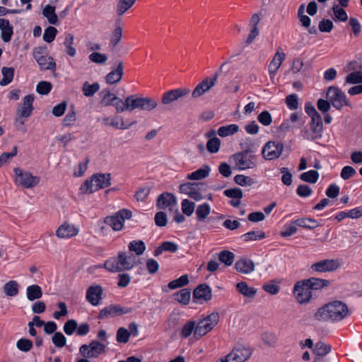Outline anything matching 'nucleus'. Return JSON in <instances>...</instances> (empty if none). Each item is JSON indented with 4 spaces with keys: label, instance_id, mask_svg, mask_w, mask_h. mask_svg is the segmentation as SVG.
<instances>
[{
    "label": "nucleus",
    "instance_id": "nucleus-5",
    "mask_svg": "<svg viewBox=\"0 0 362 362\" xmlns=\"http://www.w3.org/2000/svg\"><path fill=\"white\" fill-rule=\"evenodd\" d=\"M252 153L250 148H247L240 152H238L231 156L235 166L240 170L252 169L257 166L255 155H248Z\"/></svg>",
    "mask_w": 362,
    "mask_h": 362
},
{
    "label": "nucleus",
    "instance_id": "nucleus-62",
    "mask_svg": "<svg viewBox=\"0 0 362 362\" xmlns=\"http://www.w3.org/2000/svg\"><path fill=\"white\" fill-rule=\"evenodd\" d=\"M33 346V341L25 338L20 339L16 343L17 348L24 352L29 351L32 349Z\"/></svg>",
    "mask_w": 362,
    "mask_h": 362
},
{
    "label": "nucleus",
    "instance_id": "nucleus-59",
    "mask_svg": "<svg viewBox=\"0 0 362 362\" xmlns=\"http://www.w3.org/2000/svg\"><path fill=\"white\" fill-rule=\"evenodd\" d=\"M52 343L55 346L62 348L66 345V339L60 332H55L52 337Z\"/></svg>",
    "mask_w": 362,
    "mask_h": 362
},
{
    "label": "nucleus",
    "instance_id": "nucleus-14",
    "mask_svg": "<svg viewBox=\"0 0 362 362\" xmlns=\"http://www.w3.org/2000/svg\"><path fill=\"white\" fill-rule=\"evenodd\" d=\"M203 185L202 182H187L180 185L179 188L181 193L187 194L195 201H199L203 198L201 194Z\"/></svg>",
    "mask_w": 362,
    "mask_h": 362
},
{
    "label": "nucleus",
    "instance_id": "nucleus-32",
    "mask_svg": "<svg viewBox=\"0 0 362 362\" xmlns=\"http://www.w3.org/2000/svg\"><path fill=\"white\" fill-rule=\"evenodd\" d=\"M235 287L240 293L249 298H254L257 293V289L254 287H250L245 281L238 283Z\"/></svg>",
    "mask_w": 362,
    "mask_h": 362
},
{
    "label": "nucleus",
    "instance_id": "nucleus-22",
    "mask_svg": "<svg viewBox=\"0 0 362 362\" xmlns=\"http://www.w3.org/2000/svg\"><path fill=\"white\" fill-rule=\"evenodd\" d=\"M103 292V288L100 285L89 286L86 291L87 301L92 305H98L102 300Z\"/></svg>",
    "mask_w": 362,
    "mask_h": 362
},
{
    "label": "nucleus",
    "instance_id": "nucleus-17",
    "mask_svg": "<svg viewBox=\"0 0 362 362\" xmlns=\"http://www.w3.org/2000/svg\"><path fill=\"white\" fill-rule=\"evenodd\" d=\"M340 266L338 259H323L313 264L310 269L316 272H327L337 270Z\"/></svg>",
    "mask_w": 362,
    "mask_h": 362
},
{
    "label": "nucleus",
    "instance_id": "nucleus-28",
    "mask_svg": "<svg viewBox=\"0 0 362 362\" xmlns=\"http://www.w3.org/2000/svg\"><path fill=\"white\" fill-rule=\"evenodd\" d=\"M236 270L243 274H250L255 269V264L252 260L247 258H241L235 262Z\"/></svg>",
    "mask_w": 362,
    "mask_h": 362
},
{
    "label": "nucleus",
    "instance_id": "nucleus-64",
    "mask_svg": "<svg viewBox=\"0 0 362 362\" xmlns=\"http://www.w3.org/2000/svg\"><path fill=\"white\" fill-rule=\"evenodd\" d=\"M346 82L350 84H358L362 83V74L360 71H354L346 77Z\"/></svg>",
    "mask_w": 362,
    "mask_h": 362
},
{
    "label": "nucleus",
    "instance_id": "nucleus-53",
    "mask_svg": "<svg viewBox=\"0 0 362 362\" xmlns=\"http://www.w3.org/2000/svg\"><path fill=\"white\" fill-rule=\"evenodd\" d=\"M98 190L93 178L86 180L81 186L80 191L82 194H91Z\"/></svg>",
    "mask_w": 362,
    "mask_h": 362
},
{
    "label": "nucleus",
    "instance_id": "nucleus-38",
    "mask_svg": "<svg viewBox=\"0 0 362 362\" xmlns=\"http://www.w3.org/2000/svg\"><path fill=\"white\" fill-rule=\"evenodd\" d=\"M294 223L299 227H303L308 229H314L320 226L316 220L310 218H298L295 220Z\"/></svg>",
    "mask_w": 362,
    "mask_h": 362
},
{
    "label": "nucleus",
    "instance_id": "nucleus-41",
    "mask_svg": "<svg viewBox=\"0 0 362 362\" xmlns=\"http://www.w3.org/2000/svg\"><path fill=\"white\" fill-rule=\"evenodd\" d=\"M266 237L265 233L262 230H252L242 235L244 241H257L264 239Z\"/></svg>",
    "mask_w": 362,
    "mask_h": 362
},
{
    "label": "nucleus",
    "instance_id": "nucleus-63",
    "mask_svg": "<svg viewBox=\"0 0 362 362\" xmlns=\"http://www.w3.org/2000/svg\"><path fill=\"white\" fill-rule=\"evenodd\" d=\"M52 84L48 81H40L36 87V91L40 95H47L52 90Z\"/></svg>",
    "mask_w": 362,
    "mask_h": 362
},
{
    "label": "nucleus",
    "instance_id": "nucleus-2",
    "mask_svg": "<svg viewBox=\"0 0 362 362\" xmlns=\"http://www.w3.org/2000/svg\"><path fill=\"white\" fill-rule=\"evenodd\" d=\"M240 53L235 54V55H231L228 59H227L224 63H223L221 66L219 67V69L216 71L211 78L206 77L202 81L199 83L195 88L193 90L192 93V96L194 98H197L202 95H203L205 93H206L208 90H209L217 82V79L219 75V73H221L223 71V66L230 63V59L235 56L239 55Z\"/></svg>",
    "mask_w": 362,
    "mask_h": 362
},
{
    "label": "nucleus",
    "instance_id": "nucleus-51",
    "mask_svg": "<svg viewBox=\"0 0 362 362\" xmlns=\"http://www.w3.org/2000/svg\"><path fill=\"white\" fill-rule=\"evenodd\" d=\"M134 123V122H132L129 124H126L124 122V119L122 117L115 116L111 119L110 124V127H113L115 129L124 130L129 129Z\"/></svg>",
    "mask_w": 362,
    "mask_h": 362
},
{
    "label": "nucleus",
    "instance_id": "nucleus-6",
    "mask_svg": "<svg viewBox=\"0 0 362 362\" xmlns=\"http://www.w3.org/2000/svg\"><path fill=\"white\" fill-rule=\"evenodd\" d=\"M132 216V212L127 209H122L114 214L112 216H107L104 222L110 226L114 230H121L124 226V222L126 219H130Z\"/></svg>",
    "mask_w": 362,
    "mask_h": 362
},
{
    "label": "nucleus",
    "instance_id": "nucleus-35",
    "mask_svg": "<svg viewBox=\"0 0 362 362\" xmlns=\"http://www.w3.org/2000/svg\"><path fill=\"white\" fill-rule=\"evenodd\" d=\"M175 299L180 304L187 305L191 298V291L189 288H182L174 293Z\"/></svg>",
    "mask_w": 362,
    "mask_h": 362
},
{
    "label": "nucleus",
    "instance_id": "nucleus-61",
    "mask_svg": "<svg viewBox=\"0 0 362 362\" xmlns=\"http://www.w3.org/2000/svg\"><path fill=\"white\" fill-rule=\"evenodd\" d=\"M88 58L92 62L98 64H103L107 60V56L106 54L97 52L91 53Z\"/></svg>",
    "mask_w": 362,
    "mask_h": 362
},
{
    "label": "nucleus",
    "instance_id": "nucleus-20",
    "mask_svg": "<svg viewBox=\"0 0 362 362\" xmlns=\"http://www.w3.org/2000/svg\"><path fill=\"white\" fill-rule=\"evenodd\" d=\"M310 126L313 132L312 136L309 137L308 136L304 135V138L311 141L321 138L323 131V124L322 117L320 114L311 117Z\"/></svg>",
    "mask_w": 362,
    "mask_h": 362
},
{
    "label": "nucleus",
    "instance_id": "nucleus-25",
    "mask_svg": "<svg viewBox=\"0 0 362 362\" xmlns=\"http://www.w3.org/2000/svg\"><path fill=\"white\" fill-rule=\"evenodd\" d=\"M124 74V64L122 61L117 62V67L111 71L105 76L106 83L108 84H115L119 83Z\"/></svg>",
    "mask_w": 362,
    "mask_h": 362
},
{
    "label": "nucleus",
    "instance_id": "nucleus-13",
    "mask_svg": "<svg viewBox=\"0 0 362 362\" xmlns=\"http://www.w3.org/2000/svg\"><path fill=\"white\" fill-rule=\"evenodd\" d=\"M293 293L298 302L300 304L308 303L312 298V291L304 281L296 283Z\"/></svg>",
    "mask_w": 362,
    "mask_h": 362
},
{
    "label": "nucleus",
    "instance_id": "nucleus-7",
    "mask_svg": "<svg viewBox=\"0 0 362 362\" xmlns=\"http://www.w3.org/2000/svg\"><path fill=\"white\" fill-rule=\"evenodd\" d=\"M327 98L337 110H341L344 105H350L346 94L341 89L335 86L328 88Z\"/></svg>",
    "mask_w": 362,
    "mask_h": 362
},
{
    "label": "nucleus",
    "instance_id": "nucleus-29",
    "mask_svg": "<svg viewBox=\"0 0 362 362\" xmlns=\"http://www.w3.org/2000/svg\"><path fill=\"white\" fill-rule=\"evenodd\" d=\"M285 57L284 53H280L279 51L275 54L268 67L271 77H272L280 68L283 61L285 59Z\"/></svg>",
    "mask_w": 362,
    "mask_h": 362
},
{
    "label": "nucleus",
    "instance_id": "nucleus-47",
    "mask_svg": "<svg viewBox=\"0 0 362 362\" xmlns=\"http://www.w3.org/2000/svg\"><path fill=\"white\" fill-rule=\"evenodd\" d=\"M319 178V173L317 171L310 170L300 175V179L305 182L315 184Z\"/></svg>",
    "mask_w": 362,
    "mask_h": 362
},
{
    "label": "nucleus",
    "instance_id": "nucleus-23",
    "mask_svg": "<svg viewBox=\"0 0 362 362\" xmlns=\"http://www.w3.org/2000/svg\"><path fill=\"white\" fill-rule=\"evenodd\" d=\"M212 298L211 289L206 284H201L193 291L194 301L200 300L207 302Z\"/></svg>",
    "mask_w": 362,
    "mask_h": 362
},
{
    "label": "nucleus",
    "instance_id": "nucleus-3",
    "mask_svg": "<svg viewBox=\"0 0 362 362\" xmlns=\"http://www.w3.org/2000/svg\"><path fill=\"white\" fill-rule=\"evenodd\" d=\"M135 264V257L132 255H127L120 252L117 258L114 262L107 261L105 263V267L110 272H116L132 269Z\"/></svg>",
    "mask_w": 362,
    "mask_h": 362
},
{
    "label": "nucleus",
    "instance_id": "nucleus-54",
    "mask_svg": "<svg viewBox=\"0 0 362 362\" xmlns=\"http://www.w3.org/2000/svg\"><path fill=\"white\" fill-rule=\"evenodd\" d=\"M234 182L242 187L252 186L255 184V180L248 176L244 175H237L234 177Z\"/></svg>",
    "mask_w": 362,
    "mask_h": 362
},
{
    "label": "nucleus",
    "instance_id": "nucleus-8",
    "mask_svg": "<svg viewBox=\"0 0 362 362\" xmlns=\"http://www.w3.org/2000/svg\"><path fill=\"white\" fill-rule=\"evenodd\" d=\"M105 345L98 340H93L89 344H83L79 348L80 354L84 358H97L105 352Z\"/></svg>",
    "mask_w": 362,
    "mask_h": 362
},
{
    "label": "nucleus",
    "instance_id": "nucleus-60",
    "mask_svg": "<svg viewBox=\"0 0 362 362\" xmlns=\"http://www.w3.org/2000/svg\"><path fill=\"white\" fill-rule=\"evenodd\" d=\"M57 33V30L52 26H49L45 30L43 34V40L47 42L50 43L54 41L55 39L56 35Z\"/></svg>",
    "mask_w": 362,
    "mask_h": 362
},
{
    "label": "nucleus",
    "instance_id": "nucleus-10",
    "mask_svg": "<svg viewBox=\"0 0 362 362\" xmlns=\"http://www.w3.org/2000/svg\"><path fill=\"white\" fill-rule=\"evenodd\" d=\"M283 150L284 144L282 142L269 141L263 146L262 154L264 159L272 160L279 158Z\"/></svg>",
    "mask_w": 362,
    "mask_h": 362
},
{
    "label": "nucleus",
    "instance_id": "nucleus-31",
    "mask_svg": "<svg viewBox=\"0 0 362 362\" xmlns=\"http://www.w3.org/2000/svg\"><path fill=\"white\" fill-rule=\"evenodd\" d=\"M42 294L41 287L37 284L28 286L26 288V297L30 301H34L41 298Z\"/></svg>",
    "mask_w": 362,
    "mask_h": 362
},
{
    "label": "nucleus",
    "instance_id": "nucleus-27",
    "mask_svg": "<svg viewBox=\"0 0 362 362\" xmlns=\"http://www.w3.org/2000/svg\"><path fill=\"white\" fill-rule=\"evenodd\" d=\"M93 180L98 189L109 187L111 185L110 173H97L92 175Z\"/></svg>",
    "mask_w": 362,
    "mask_h": 362
},
{
    "label": "nucleus",
    "instance_id": "nucleus-26",
    "mask_svg": "<svg viewBox=\"0 0 362 362\" xmlns=\"http://www.w3.org/2000/svg\"><path fill=\"white\" fill-rule=\"evenodd\" d=\"M0 30L1 40L5 42L11 41L13 34V28L10 25L8 20L0 18Z\"/></svg>",
    "mask_w": 362,
    "mask_h": 362
},
{
    "label": "nucleus",
    "instance_id": "nucleus-43",
    "mask_svg": "<svg viewBox=\"0 0 362 362\" xmlns=\"http://www.w3.org/2000/svg\"><path fill=\"white\" fill-rule=\"evenodd\" d=\"M100 89V85L95 82L93 84H90L88 81H86L82 86V92L86 97H92L97 93Z\"/></svg>",
    "mask_w": 362,
    "mask_h": 362
},
{
    "label": "nucleus",
    "instance_id": "nucleus-36",
    "mask_svg": "<svg viewBox=\"0 0 362 362\" xmlns=\"http://www.w3.org/2000/svg\"><path fill=\"white\" fill-rule=\"evenodd\" d=\"M43 16L47 18L48 22L52 25H57L58 18L55 13V7L51 5H46L42 11Z\"/></svg>",
    "mask_w": 362,
    "mask_h": 362
},
{
    "label": "nucleus",
    "instance_id": "nucleus-11",
    "mask_svg": "<svg viewBox=\"0 0 362 362\" xmlns=\"http://www.w3.org/2000/svg\"><path fill=\"white\" fill-rule=\"evenodd\" d=\"M132 96V109H139L143 111H151L158 106V101L149 97H138L136 95H131Z\"/></svg>",
    "mask_w": 362,
    "mask_h": 362
},
{
    "label": "nucleus",
    "instance_id": "nucleus-42",
    "mask_svg": "<svg viewBox=\"0 0 362 362\" xmlns=\"http://www.w3.org/2000/svg\"><path fill=\"white\" fill-rule=\"evenodd\" d=\"M313 351L315 356H325L331 351V346L320 341L315 344Z\"/></svg>",
    "mask_w": 362,
    "mask_h": 362
},
{
    "label": "nucleus",
    "instance_id": "nucleus-1",
    "mask_svg": "<svg viewBox=\"0 0 362 362\" xmlns=\"http://www.w3.org/2000/svg\"><path fill=\"white\" fill-rule=\"evenodd\" d=\"M351 315L347 305L340 300H334L320 307L315 318L320 322H339Z\"/></svg>",
    "mask_w": 362,
    "mask_h": 362
},
{
    "label": "nucleus",
    "instance_id": "nucleus-16",
    "mask_svg": "<svg viewBox=\"0 0 362 362\" xmlns=\"http://www.w3.org/2000/svg\"><path fill=\"white\" fill-rule=\"evenodd\" d=\"M35 100L34 95H28L23 99V102L20 103L16 110V116L29 117L33 111V102Z\"/></svg>",
    "mask_w": 362,
    "mask_h": 362
},
{
    "label": "nucleus",
    "instance_id": "nucleus-57",
    "mask_svg": "<svg viewBox=\"0 0 362 362\" xmlns=\"http://www.w3.org/2000/svg\"><path fill=\"white\" fill-rule=\"evenodd\" d=\"M130 337V332L124 327H119L117 329L116 339L119 343H127Z\"/></svg>",
    "mask_w": 362,
    "mask_h": 362
},
{
    "label": "nucleus",
    "instance_id": "nucleus-19",
    "mask_svg": "<svg viewBox=\"0 0 362 362\" xmlns=\"http://www.w3.org/2000/svg\"><path fill=\"white\" fill-rule=\"evenodd\" d=\"M132 312V308L121 307L117 305H110L103 308L98 315L99 319L107 318L126 314Z\"/></svg>",
    "mask_w": 362,
    "mask_h": 362
},
{
    "label": "nucleus",
    "instance_id": "nucleus-34",
    "mask_svg": "<svg viewBox=\"0 0 362 362\" xmlns=\"http://www.w3.org/2000/svg\"><path fill=\"white\" fill-rule=\"evenodd\" d=\"M213 329L210 327V325L206 320L203 318L202 320H199V322L197 324L195 332H194V337L196 339H199L205 334H206L208 332L211 331Z\"/></svg>",
    "mask_w": 362,
    "mask_h": 362
},
{
    "label": "nucleus",
    "instance_id": "nucleus-45",
    "mask_svg": "<svg viewBox=\"0 0 362 362\" xmlns=\"http://www.w3.org/2000/svg\"><path fill=\"white\" fill-rule=\"evenodd\" d=\"M136 0H119L117 4V14L122 16L136 2Z\"/></svg>",
    "mask_w": 362,
    "mask_h": 362
},
{
    "label": "nucleus",
    "instance_id": "nucleus-18",
    "mask_svg": "<svg viewBox=\"0 0 362 362\" xmlns=\"http://www.w3.org/2000/svg\"><path fill=\"white\" fill-rule=\"evenodd\" d=\"M33 57L37 61L41 69L43 70H55L56 63L53 58L48 56L42 55V48L39 47L34 50Z\"/></svg>",
    "mask_w": 362,
    "mask_h": 362
},
{
    "label": "nucleus",
    "instance_id": "nucleus-4",
    "mask_svg": "<svg viewBox=\"0 0 362 362\" xmlns=\"http://www.w3.org/2000/svg\"><path fill=\"white\" fill-rule=\"evenodd\" d=\"M100 94H103V98L101 102L104 103L106 106L112 105L115 107L116 112H122L125 110H128L132 112V96H128L124 101L115 95L113 93H111L110 90H104L101 92Z\"/></svg>",
    "mask_w": 362,
    "mask_h": 362
},
{
    "label": "nucleus",
    "instance_id": "nucleus-21",
    "mask_svg": "<svg viewBox=\"0 0 362 362\" xmlns=\"http://www.w3.org/2000/svg\"><path fill=\"white\" fill-rule=\"evenodd\" d=\"M176 205V197L171 193L164 192L160 194L157 199L156 206L158 209H165L168 207L170 211H173Z\"/></svg>",
    "mask_w": 362,
    "mask_h": 362
},
{
    "label": "nucleus",
    "instance_id": "nucleus-12",
    "mask_svg": "<svg viewBox=\"0 0 362 362\" xmlns=\"http://www.w3.org/2000/svg\"><path fill=\"white\" fill-rule=\"evenodd\" d=\"M251 354L250 349L239 346L235 347L225 358H221L217 362H244L251 356Z\"/></svg>",
    "mask_w": 362,
    "mask_h": 362
},
{
    "label": "nucleus",
    "instance_id": "nucleus-30",
    "mask_svg": "<svg viewBox=\"0 0 362 362\" xmlns=\"http://www.w3.org/2000/svg\"><path fill=\"white\" fill-rule=\"evenodd\" d=\"M308 286L310 290L317 291L320 290L324 287L329 286V281L328 280L312 277L308 279L303 280Z\"/></svg>",
    "mask_w": 362,
    "mask_h": 362
},
{
    "label": "nucleus",
    "instance_id": "nucleus-37",
    "mask_svg": "<svg viewBox=\"0 0 362 362\" xmlns=\"http://www.w3.org/2000/svg\"><path fill=\"white\" fill-rule=\"evenodd\" d=\"M18 283L16 281L11 280L4 286V293L9 297L16 296L18 293Z\"/></svg>",
    "mask_w": 362,
    "mask_h": 362
},
{
    "label": "nucleus",
    "instance_id": "nucleus-58",
    "mask_svg": "<svg viewBox=\"0 0 362 362\" xmlns=\"http://www.w3.org/2000/svg\"><path fill=\"white\" fill-rule=\"evenodd\" d=\"M297 226L298 225L296 224L293 221L290 224L284 226V229L280 233V235L285 238L293 235L297 232Z\"/></svg>",
    "mask_w": 362,
    "mask_h": 362
},
{
    "label": "nucleus",
    "instance_id": "nucleus-9",
    "mask_svg": "<svg viewBox=\"0 0 362 362\" xmlns=\"http://www.w3.org/2000/svg\"><path fill=\"white\" fill-rule=\"evenodd\" d=\"M13 171L16 175V183L25 189L33 188L40 182V177L33 175L30 172L24 171L19 168H15Z\"/></svg>",
    "mask_w": 362,
    "mask_h": 362
},
{
    "label": "nucleus",
    "instance_id": "nucleus-48",
    "mask_svg": "<svg viewBox=\"0 0 362 362\" xmlns=\"http://www.w3.org/2000/svg\"><path fill=\"white\" fill-rule=\"evenodd\" d=\"M122 37V28L117 25L114 29L110 40V47L113 49L119 42Z\"/></svg>",
    "mask_w": 362,
    "mask_h": 362
},
{
    "label": "nucleus",
    "instance_id": "nucleus-44",
    "mask_svg": "<svg viewBox=\"0 0 362 362\" xmlns=\"http://www.w3.org/2000/svg\"><path fill=\"white\" fill-rule=\"evenodd\" d=\"M129 251L134 252L136 255L139 256L143 255L146 250V245L142 240H133L129 243L128 245Z\"/></svg>",
    "mask_w": 362,
    "mask_h": 362
},
{
    "label": "nucleus",
    "instance_id": "nucleus-39",
    "mask_svg": "<svg viewBox=\"0 0 362 362\" xmlns=\"http://www.w3.org/2000/svg\"><path fill=\"white\" fill-rule=\"evenodd\" d=\"M239 130V127L237 124H232L226 126H222L218 128L217 134L221 137L233 135Z\"/></svg>",
    "mask_w": 362,
    "mask_h": 362
},
{
    "label": "nucleus",
    "instance_id": "nucleus-24",
    "mask_svg": "<svg viewBox=\"0 0 362 362\" xmlns=\"http://www.w3.org/2000/svg\"><path fill=\"white\" fill-rule=\"evenodd\" d=\"M78 233V229L74 225L64 223L56 230V235L59 238H69L76 236Z\"/></svg>",
    "mask_w": 362,
    "mask_h": 362
},
{
    "label": "nucleus",
    "instance_id": "nucleus-50",
    "mask_svg": "<svg viewBox=\"0 0 362 362\" xmlns=\"http://www.w3.org/2000/svg\"><path fill=\"white\" fill-rule=\"evenodd\" d=\"M211 208L207 203L198 206L196 210V215L198 221H204L210 214Z\"/></svg>",
    "mask_w": 362,
    "mask_h": 362
},
{
    "label": "nucleus",
    "instance_id": "nucleus-52",
    "mask_svg": "<svg viewBox=\"0 0 362 362\" xmlns=\"http://www.w3.org/2000/svg\"><path fill=\"white\" fill-rule=\"evenodd\" d=\"M221 147V140L218 137H213L208 140L206 144V150L211 153H217Z\"/></svg>",
    "mask_w": 362,
    "mask_h": 362
},
{
    "label": "nucleus",
    "instance_id": "nucleus-46",
    "mask_svg": "<svg viewBox=\"0 0 362 362\" xmlns=\"http://www.w3.org/2000/svg\"><path fill=\"white\" fill-rule=\"evenodd\" d=\"M189 282L188 276L187 274H184L180 278L169 282L168 287L169 289L174 290L187 285Z\"/></svg>",
    "mask_w": 362,
    "mask_h": 362
},
{
    "label": "nucleus",
    "instance_id": "nucleus-15",
    "mask_svg": "<svg viewBox=\"0 0 362 362\" xmlns=\"http://www.w3.org/2000/svg\"><path fill=\"white\" fill-rule=\"evenodd\" d=\"M189 93L190 90L187 88L170 90L163 94L161 98L162 103L163 105H170L180 98L187 96Z\"/></svg>",
    "mask_w": 362,
    "mask_h": 362
},
{
    "label": "nucleus",
    "instance_id": "nucleus-33",
    "mask_svg": "<svg viewBox=\"0 0 362 362\" xmlns=\"http://www.w3.org/2000/svg\"><path fill=\"white\" fill-rule=\"evenodd\" d=\"M211 168L209 165H204L202 168L188 174L187 178L192 180H199L209 176Z\"/></svg>",
    "mask_w": 362,
    "mask_h": 362
},
{
    "label": "nucleus",
    "instance_id": "nucleus-40",
    "mask_svg": "<svg viewBox=\"0 0 362 362\" xmlns=\"http://www.w3.org/2000/svg\"><path fill=\"white\" fill-rule=\"evenodd\" d=\"M1 73L3 78L0 81V85L6 86L9 84L13 81L14 76V69L13 67L4 66L1 69Z\"/></svg>",
    "mask_w": 362,
    "mask_h": 362
},
{
    "label": "nucleus",
    "instance_id": "nucleus-55",
    "mask_svg": "<svg viewBox=\"0 0 362 362\" xmlns=\"http://www.w3.org/2000/svg\"><path fill=\"white\" fill-rule=\"evenodd\" d=\"M196 326L197 325L194 321L190 320L187 322L181 331V336L183 338L189 337L192 332L194 333L195 332Z\"/></svg>",
    "mask_w": 362,
    "mask_h": 362
},
{
    "label": "nucleus",
    "instance_id": "nucleus-49",
    "mask_svg": "<svg viewBox=\"0 0 362 362\" xmlns=\"http://www.w3.org/2000/svg\"><path fill=\"white\" fill-rule=\"evenodd\" d=\"M218 259L226 266H230L233 263L235 255L229 250H222L218 255Z\"/></svg>",
    "mask_w": 362,
    "mask_h": 362
},
{
    "label": "nucleus",
    "instance_id": "nucleus-56",
    "mask_svg": "<svg viewBox=\"0 0 362 362\" xmlns=\"http://www.w3.org/2000/svg\"><path fill=\"white\" fill-rule=\"evenodd\" d=\"M332 11L336 19L343 22L346 21L348 20V16L346 12L343 8H339V5L334 4L332 6Z\"/></svg>",
    "mask_w": 362,
    "mask_h": 362
}]
</instances>
